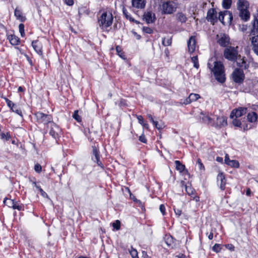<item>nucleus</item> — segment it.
<instances>
[{
    "label": "nucleus",
    "instance_id": "obj_4",
    "mask_svg": "<svg viewBox=\"0 0 258 258\" xmlns=\"http://www.w3.org/2000/svg\"><path fill=\"white\" fill-rule=\"evenodd\" d=\"M237 48L238 47H234L231 46L226 47L224 51V57L229 60H236L239 56Z\"/></svg>",
    "mask_w": 258,
    "mask_h": 258
},
{
    "label": "nucleus",
    "instance_id": "obj_36",
    "mask_svg": "<svg viewBox=\"0 0 258 258\" xmlns=\"http://www.w3.org/2000/svg\"><path fill=\"white\" fill-rule=\"evenodd\" d=\"M229 166L234 168H238L239 166V163L237 160H233L229 161L228 163Z\"/></svg>",
    "mask_w": 258,
    "mask_h": 258
},
{
    "label": "nucleus",
    "instance_id": "obj_11",
    "mask_svg": "<svg viewBox=\"0 0 258 258\" xmlns=\"http://www.w3.org/2000/svg\"><path fill=\"white\" fill-rule=\"evenodd\" d=\"M247 108L246 107H239L232 110L230 114V117L233 118L234 117L236 118L239 117L245 114L247 112Z\"/></svg>",
    "mask_w": 258,
    "mask_h": 258
},
{
    "label": "nucleus",
    "instance_id": "obj_34",
    "mask_svg": "<svg viewBox=\"0 0 258 258\" xmlns=\"http://www.w3.org/2000/svg\"><path fill=\"white\" fill-rule=\"evenodd\" d=\"M232 0H223L222 6L225 9H228L231 7Z\"/></svg>",
    "mask_w": 258,
    "mask_h": 258
},
{
    "label": "nucleus",
    "instance_id": "obj_52",
    "mask_svg": "<svg viewBox=\"0 0 258 258\" xmlns=\"http://www.w3.org/2000/svg\"><path fill=\"white\" fill-rule=\"evenodd\" d=\"M139 140L141 142L144 143H146V142H147V140L146 139L145 136L144 135H142L141 136H140L139 137Z\"/></svg>",
    "mask_w": 258,
    "mask_h": 258
},
{
    "label": "nucleus",
    "instance_id": "obj_62",
    "mask_svg": "<svg viewBox=\"0 0 258 258\" xmlns=\"http://www.w3.org/2000/svg\"><path fill=\"white\" fill-rule=\"evenodd\" d=\"M250 194H251V191H250V188H247L246 189V195L248 196H249L250 195Z\"/></svg>",
    "mask_w": 258,
    "mask_h": 258
},
{
    "label": "nucleus",
    "instance_id": "obj_58",
    "mask_svg": "<svg viewBox=\"0 0 258 258\" xmlns=\"http://www.w3.org/2000/svg\"><path fill=\"white\" fill-rule=\"evenodd\" d=\"M142 256L144 258H150V257L149 256V255L147 254V252L146 251H143V252H142Z\"/></svg>",
    "mask_w": 258,
    "mask_h": 258
},
{
    "label": "nucleus",
    "instance_id": "obj_54",
    "mask_svg": "<svg viewBox=\"0 0 258 258\" xmlns=\"http://www.w3.org/2000/svg\"><path fill=\"white\" fill-rule=\"evenodd\" d=\"M40 192L43 197L47 198L48 197L47 194L42 188H40Z\"/></svg>",
    "mask_w": 258,
    "mask_h": 258
},
{
    "label": "nucleus",
    "instance_id": "obj_37",
    "mask_svg": "<svg viewBox=\"0 0 258 258\" xmlns=\"http://www.w3.org/2000/svg\"><path fill=\"white\" fill-rule=\"evenodd\" d=\"M171 42L172 40L170 38H164L162 39V44L164 46H169L171 45Z\"/></svg>",
    "mask_w": 258,
    "mask_h": 258
},
{
    "label": "nucleus",
    "instance_id": "obj_29",
    "mask_svg": "<svg viewBox=\"0 0 258 258\" xmlns=\"http://www.w3.org/2000/svg\"><path fill=\"white\" fill-rule=\"evenodd\" d=\"M15 16L17 19L20 20L22 22H24L26 20V18L23 16L21 11L18 8L15 10Z\"/></svg>",
    "mask_w": 258,
    "mask_h": 258
},
{
    "label": "nucleus",
    "instance_id": "obj_26",
    "mask_svg": "<svg viewBox=\"0 0 258 258\" xmlns=\"http://www.w3.org/2000/svg\"><path fill=\"white\" fill-rule=\"evenodd\" d=\"M181 183L182 185L185 187L186 192H187V194L188 195H189L191 197L192 195H194L196 191L191 186L186 185L184 184V182L183 181H181Z\"/></svg>",
    "mask_w": 258,
    "mask_h": 258
},
{
    "label": "nucleus",
    "instance_id": "obj_18",
    "mask_svg": "<svg viewBox=\"0 0 258 258\" xmlns=\"http://www.w3.org/2000/svg\"><path fill=\"white\" fill-rule=\"evenodd\" d=\"M188 51L192 53L195 51L196 47V39L194 36H191L187 42Z\"/></svg>",
    "mask_w": 258,
    "mask_h": 258
},
{
    "label": "nucleus",
    "instance_id": "obj_25",
    "mask_svg": "<svg viewBox=\"0 0 258 258\" xmlns=\"http://www.w3.org/2000/svg\"><path fill=\"white\" fill-rule=\"evenodd\" d=\"M93 154L94 156V158H93L92 159L94 162H96L99 166L103 167L101 162L100 161L98 151L95 147H94L93 149Z\"/></svg>",
    "mask_w": 258,
    "mask_h": 258
},
{
    "label": "nucleus",
    "instance_id": "obj_31",
    "mask_svg": "<svg viewBox=\"0 0 258 258\" xmlns=\"http://www.w3.org/2000/svg\"><path fill=\"white\" fill-rule=\"evenodd\" d=\"M176 17L177 20L181 23H185L187 20L186 16L182 13H177Z\"/></svg>",
    "mask_w": 258,
    "mask_h": 258
},
{
    "label": "nucleus",
    "instance_id": "obj_47",
    "mask_svg": "<svg viewBox=\"0 0 258 258\" xmlns=\"http://www.w3.org/2000/svg\"><path fill=\"white\" fill-rule=\"evenodd\" d=\"M197 164L198 165L199 168L200 170H204V166L202 162V161L200 159H198L197 161Z\"/></svg>",
    "mask_w": 258,
    "mask_h": 258
},
{
    "label": "nucleus",
    "instance_id": "obj_5",
    "mask_svg": "<svg viewBox=\"0 0 258 258\" xmlns=\"http://www.w3.org/2000/svg\"><path fill=\"white\" fill-rule=\"evenodd\" d=\"M36 121L39 123L45 125L50 124L52 121V117L49 114H44L41 112H37L35 114Z\"/></svg>",
    "mask_w": 258,
    "mask_h": 258
},
{
    "label": "nucleus",
    "instance_id": "obj_13",
    "mask_svg": "<svg viewBox=\"0 0 258 258\" xmlns=\"http://www.w3.org/2000/svg\"><path fill=\"white\" fill-rule=\"evenodd\" d=\"M250 40L251 41L252 51L258 56V34L252 36L250 38Z\"/></svg>",
    "mask_w": 258,
    "mask_h": 258
},
{
    "label": "nucleus",
    "instance_id": "obj_64",
    "mask_svg": "<svg viewBox=\"0 0 258 258\" xmlns=\"http://www.w3.org/2000/svg\"><path fill=\"white\" fill-rule=\"evenodd\" d=\"M177 257L178 258H186V256L182 254L177 255Z\"/></svg>",
    "mask_w": 258,
    "mask_h": 258
},
{
    "label": "nucleus",
    "instance_id": "obj_32",
    "mask_svg": "<svg viewBox=\"0 0 258 258\" xmlns=\"http://www.w3.org/2000/svg\"><path fill=\"white\" fill-rule=\"evenodd\" d=\"M202 120L209 124H214V118H212L209 116H204L202 117Z\"/></svg>",
    "mask_w": 258,
    "mask_h": 258
},
{
    "label": "nucleus",
    "instance_id": "obj_9",
    "mask_svg": "<svg viewBox=\"0 0 258 258\" xmlns=\"http://www.w3.org/2000/svg\"><path fill=\"white\" fill-rule=\"evenodd\" d=\"M5 100L7 103V105L11 108L12 111L16 113L20 116L23 117V114L20 108L18 105L14 103L12 101L7 98H5Z\"/></svg>",
    "mask_w": 258,
    "mask_h": 258
},
{
    "label": "nucleus",
    "instance_id": "obj_35",
    "mask_svg": "<svg viewBox=\"0 0 258 258\" xmlns=\"http://www.w3.org/2000/svg\"><path fill=\"white\" fill-rule=\"evenodd\" d=\"M137 119L139 121V122L142 124L144 127L148 128V123L144 122L143 117L141 115H138L137 116Z\"/></svg>",
    "mask_w": 258,
    "mask_h": 258
},
{
    "label": "nucleus",
    "instance_id": "obj_63",
    "mask_svg": "<svg viewBox=\"0 0 258 258\" xmlns=\"http://www.w3.org/2000/svg\"><path fill=\"white\" fill-rule=\"evenodd\" d=\"M216 161L219 162H222L223 161V158L222 157H217L216 158Z\"/></svg>",
    "mask_w": 258,
    "mask_h": 258
},
{
    "label": "nucleus",
    "instance_id": "obj_30",
    "mask_svg": "<svg viewBox=\"0 0 258 258\" xmlns=\"http://www.w3.org/2000/svg\"><path fill=\"white\" fill-rule=\"evenodd\" d=\"M122 12L123 15L125 17V18L129 20L130 21L134 22L138 24L139 22L138 21L135 20L132 17L131 15L128 13L127 10L123 7L122 8Z\"/></svg>",
    "mask_w": 258,
    "mask_h": 258
},
{
    "label": "nucleus",
    "instance_id": "obj_60",
    "mask_svg": "<svg viewBox=\"0 0 258 258\" xmlns=\"http://www.w3.org/2000/svg\"><path fill=\"white\" fill-rule=\"evenodd\" d=\"M148 117L149 118L150 121L153 123L155 121L154 120L153 117H152V115L151 114H148L147 115Z\"/></svg>",
    "mask_w": 258,
    "mask_h": 258
},
{
    "label": "nucleus",
    "instance_id": "obj_15",
    "mask_svg": "<svg viewBox=\"0 0 258 258\" xmlns=\"http://www.w3.org/2000/svg\"><path fill=\"white\" fill-rule=\"evenodd\" d=\"M207 19L213 24L217 21L216 12L213 9L209 10L207 13Z\"/></svg>",
    "mask_w": 258,
    "mask_h": 258
},
{
    "label": "nucleus",
    "instance_id": "obj_61",
    "mask_svg": "<svg viewBox=\"0 0 258 258\" xmlns=\"http://www.w3.org/2000/svg\"><path fill=\"white\" fill-rule=\"evenodd\" d=\"M208 238L210 240H211L213 239V230H212L210 233L209 234V235H208Z\"/></svg>",
    "mask_w": 258,
    "mask_h": 258
},
{
    "label": "nucleus",
    "instance_id": "obj_23",
    "mask_svg": "<svg viewBox=\"0 0 258 258\" xmlns=\"http://www.w3.org/2000/svg\"><path fill=\"white\" fill-rule=\"evenodd\" d=\"M200 98V96L198 94L191 93L188 97L185 99L183 103L185 104H188L190 103L192 101H197L199 98Z\"/></svg>",
    "mask_w": 258,
    "mask_h": 258
},
{
    "label": "nucleus",
    "instance_id": "obj_21",
    "mask_svg": "<svg viewBox=\"0 0 258 258\" xmlns=\"http://www.w3.org/2000/svg\"><path fill=\"white\" fill-rule=\"evenodd\" d=\"M238 56H239V58H237L236 59H237V61H236L237 66L238 67L241 68V69H242V70L243 69H244V70L247 69L249 67V65L245 61V60L244 59V57L241 58L240 55H239Z\"/></svg>",
    "mask_w": 258,
    "mask_h": 258
},
{
    "label": "nucleus",
    "instance_id": "obj_50",
    "mask_svg": "<svg viewBox=\"0 0 258 258\" xmlns=\"http://www.w3.org/2000/svg\"><path fill=\"white\" fill-rule=\"evenodd\" d=\"M153 124L155 125V126L158 130L161 129L163 127V125L159 124L157 121H155Z\"/></svg>",
    "mask_w": 258,
    "mask_h": 258
},
{
    "label": "nucleus",
    "instance_id": "obj_33",
    "mask_svg": "<svg viewBox=\"0 0 258 258\" xmlns=\"http://www.w3.org/2000/svg\"><path fill=\"white\" fill-rule=\"evenodd\" d=\"M4 203L9 207L13 208L15 205V202L13 200H11L6 198L4 200Z\"/></svg>",
    "mask_w": 258,
    "mask_h": 258
},
{
    "label": "nucleus",
    "instance_id": "obj_59",
    "mask_svg": "<svg viewBox=\"0 0 258 258\" xmlns=\"http://www.w3.org/2000/svg\"><path fill=\"white\" fill-rule=\"evenodd\" d=\"M1 139H4L6 138V140H9V139L10 138V136H9V137L7 136L4 133H2L1 135Z\"/></svg>",
    "mask_w": 258,
    "mask_h": 258
},
{
    "label": "nucleus",
    "instance_id": "obj_39",
    "mask_svg": "<svg viewBox=\"0 0 258 258\" xmlns=\"http://www.w3.org/2000/svg\"><path fill=\"white\" fill-rule=\"evenodd\" d=\"M191 61L194 63V66L197 69L199 68V64L198 62V58L197 56H193L191 57Z\"/></svg>",
    "mask_w": 258,
    "mask_h": 258
},
{
    "label": "nucleus",
    "instance_id": "obj_48",
    "mask_svg": "<svg viewBox=\"0 0 258 258\" xmlns=\"http://www.w3.org/2000/svg\"><path fill=\"white\" fill-rule=\"evenodd\" d=\"M34 169L36 172L39 173L41 172L42 169L41 166L37 163L35 165Z\"/></svg>",
    "mask_w": 258,
    "mask_h": 258
},
{
    "label": "nucleus",
    "instance_id": "obj_53",
    "mask_svg": "<svg viewBox=\"0 0 258 258\" xmlns=\"http://www.w3.org/2000/svg\"><path fill=\"white\" fill-rule=\"evenodd\" d=\"M174 210L175 214L178 217L180 216L181 214V210L179 209H175L174 208Z\"/></svg>",
    "mask_w": 258,
    "mask_h": 258
},
{
    "label": "nucleus",
    "instance_id": "obj_7",
    "mask_svg": "<svg viewBox=\"0 0 258 258\" xmlns=\"http://www.w3.org/2000/svg\"><path fill=\"white\" fill-rule=\"evenodd\" d=\"M232 78L235 82L242 83L244 79V74L242 69H235L232 73Z\"/></svg>",
    "mask_w": 258,
    "mask_h": 258
},
{
    "label": "nucleus",
    "instance_id": "obj_1",
    "mask_svg": "<svg viewBox=\"0 0 258 258\" xmlns=\"http://www.w3.org/2000/svg\"><path fill=\"white\" fill-rule=\"evenodd\" d=\"M208 67L213 73L215 79L220 83H223L225 81L224 68L220 61H217L211 58L209 60Z\"/></svg>",
    "mask_w": 258,
    "mask_h": 258
},
{
    "label": "nucleus",
    "instance_id": "obj_56",
    "mask_svg": "<svg viewBox=\"0 0 258 258\" xmlns=\"http://www.w3.org/2000/svg\"><path fill=\"white\" fill-rule=\"evenodd\" d=\"M14 209H18V210L20 211L22 209V206L21 205H17L15 203V205L13 207Z\"/></svg>",
    "mask_w": 258,
    "mask_h": 258
},
{
    "label": "nucleus",
    "instance_id": "obj_40",
    "mask_svg": "<svg viewBox=\"0 0 258 258\" xmlns=\"http://www.w3.org/2000/svg\"><path fill=\"white\" fill-rule=\"evenodd\" d=\"M130 254L133 258H139L138 255V251L136 249L132 247L130 250Z\"/></svg>",
    "mask_w": 258,
    "mask_h": 258
},
{
    "label": "nucleus",
    "instance_id": "obj_17",
    "mask_svg": "<svg viewBox=\"0 0 258 258\" xmlns=\"http://www.w3.org/2000/svg\"><path fill=\"white\" fill-rule=\"evenodd\" d=\"M146 4V0H132V6L137 9H144L145 7Z\"/></svg>",
    "mask_w": 258,
    "mask_h": 258
},
{
    "label": "nucleus",
    "instance_id": "obj_57",
    "mask_svg": "<svg viewBox=\"0 0 258 258\" xmlns=\"http://www.w3.org/2000/svg\"><path fill=\"white\" fill-rule=\"evenodd\" d=\"M231 161V160H230L228 155L227 154H226L225 157V163L228 165L229 161Z\"/></svg>",
    "mask_w": 258,
    "mask_h": 258
},
{
    "label": "nucleus",
    "instance_id": "obj_14",
    "mask_svg": "<svg viewBox=\"0 0 258 258\" xmlns=\"http://www.w3.org/2000/svg\"><path fill=\"white\" fill-rule=\"evenodd\" d=\"M217 179L218 184L220 185V188L221 190H224L225 189L226 183L224 174L223 173H220L217 175Z\"/></svg>",
    "mask_w": 258,
    "mask_h": 258
},
{
    "label": "nucleus",
    "instance_id": "obj_19",
    "mask_svg": "<svg viewBox=\"0 0 258 258\" xmlns=\"http://www.w3.org/2000/svg\"><path fill=\"white\" fill-rule=\"evenodd\" d=\"M225 17H227L229 19L230 22H231L233 19L232 13L229 11H225L223 13L220 12L219 15V20L223 24H224V19Z\"/></svg>",
    "mask_w": 258,
    "mask_h": 258
},
{
    "label": "nucleus",
    "instance_id": "obj_22",
    "mask_svg": "<svg viewBox=\"0 0 258 258\" xmlns=\"http://www.w3.org/2000/svg\"><path fill=\"white\" fill-rule=\"evenodd\" d=\"M32 45L35 51L40 55H42V45L37 40L32 42Z\"/></svg>",
    "mask_w": 258,
    "mask_h": 258
},
{
    "label": "nucleus",
    "instance_id": "obj_46",
    "mask_svg": "<svg viewBox=\"0 0 258 258\" xmlns=\"http://www.w3.org/2000/svg\"><path fill=\"white\" fill-rule=\"evenodd\" d=\"M143 31L147 34H151L153 33V30L148 27H143Z\"/></svg>",
    "mask_w": 258,
    "mask_h": 258
},
{
    "label": "nucleus",
    "instance_id": "obj_3",
    "mask_svg": "<svg viewBox=\"0 0 258 258\" xmlns=\"http://www.w3.org/2000/svg\"><path fill=\"white\" fill-rule=\"evenodd\" d=\"M113 16L111 13L104 12L98 19V24L102 30L106 29L110 26L113 22Z\"/></svg>",
    "mask_w": 258,
    "mask_h": 258
},
{
    "label": "nucleus",
    "instance_id": "obj_27",
    "mask_svg": "<svg viewBox=\"0 0 258 258\" xmlns=\"http://www.w3.org/2000/svg\"><path fill=\"white\" fill-rule=\"evenodd\" d=\"M258 33V20L255 19L253 21L252 29L251 30L250 35H255Z\"/></svg>",
    "mask_w": 258,
    "mask_h": 258
},
{
    "label": "nucleus",
    "instance_id": "obj_10",
    "mask_svg": "<svg viewBox=\"0 0 258 258\" xmlns=\"http://www.w3.org/2000/svg\"><path fill=\"white\" fill-rule=\"evenodd\" d=\"M51 128L49 131V134L55 139L59 138L61 133L59 127L53 122L50 124Z\"/></svg>",
    "mask_w": 258,
    "mask_h": 258
},
{
    "label": "nucleus",
    "instance_id": "obj_44",
    "mask_svg": "<svg viewBox=\"0 0 258 258\" xmlns=\"http://www.w3.org/2000/svg\"><path fill=\"white\" fill-rule=\"evenodd\" d=\"M232 123L234 126H237V127H240L241 124V122L240 120L237 119V118H236L233 120Z\"/></svg>",
    "mask_w": 258,
    "mask_h": 258
},
{
    "label": "nucleus",
    "instance_id": "obj_2",
    "mask_svg": "<svg viewBox=\"0 0 258 258\" xmlns=\"http://www.w3.org/2000/svg\"><path fill=\"white\" fill-rule=\"evenodd\" d=\"M237 9L239 11V17L244 21H247L250 18V13L248 10L249 3L246 0H238Z\"/></svg>",
    "mask_w": 258,
    "mask_h": 258
},
{
    "label": "nucleus",
    "instance_id": "obj_45",
    "mask_svg": "<svg viewBox=\"0 0 258 258\" xmlns=\"http://www.w3.org/2000/svg\"><path fill=\"white\" fill-rule=\"evenodd\" d=\"M212 249L216 252H219L220 251V245L219 244H215L212 247Z\"/></svg>",
    "mask_w": 258,
    "mask_h": 258
},
{
    "label": "nucleus",
    "instance_id": "obj_51",
    "mask_svg": "<svg viewBox=\"0 0 258 258\" xmlns=\"http://www.w3.org/2000/svg\"><path fill=\"white\" fill-rule=\"evenodd\" d=\"M159 209L163 215H165V207L164 205H161Z\"/></svg>",
    "mask_w": 258,
    "mask_h": 258
},
{
    "label": "nucleus",
    "instance_id": "obj_42",
    "mask_svg": "<svg viewBox=\"0 0 258 258\" xmlns=\"http://www.w3.org/2000/svg\"><path fill=\"white\" fill-rule=\"evenodd\" d=\"M19 32L21 34L22 37H24L25 35V31H24V25L23 24H20L19 25Z\"/></svg>",
    "mask_w": 258,
    "mask_h": 258
},
{
    "label": "nucleus",
    "instance_id": "obj_12",
    "mask_svg": "<svg viewBox=\"0 0 258 258\" xmlns=\"http://www.w3.org/2000/svg\"><path fill=\"white\" fill-rule=\"evenodd\" d=\"M213 125L216 127H221L225 126L227 125V119L226 117L223 116H217L216 120H214V124Z\"/></svg>",
    "mask_w": 258,
    "mask_h": 258
},
{
    "label": "nucleus",
    "instance_id": "obj_49",
    "mask_svg": "<svg viewBox=\"0 0 258 258\" xmlns=\"http://www.w3.org/2000/svg\"><path fill=\"white\" fill-rule=\"evenodd\" d=\"M226 247L229 250H230L231 251H233L234 250V246H233V245L231 244H226L225 245Z\"/></svg>",
    "mask_w": 258,
    "mask_h": 258
},
{
    "label": "nucleus",
    "instance_id": "obj_43",
    "mask_svg": "<svg viewBox=\"0 0 258 258\" xmlns=\"http://www.w3.org/2000/svg\"><path fill=\"white\" fill-rule=\"evenodd\" d=\"M112 226L114 229L118 230L120 229V222L119 220H116L115 222L113 223Z\"/></svg>",
    "mask_w": 258,
    "mask_h": 258
},
{
    "label": "nucleus",
    "instance_id": "obj_20",
    "mask_svg": "<svg viewBox=\"0 0 258 258\" xmlns=\"http://www.w3.org/2000/svg\"><path fill=\"white\" fill-rule=\"evenodd\" d=\"M247 119L249 122L256 124L258 120V115L253 111L249 112L247 115Z\"/></svg>",
    "mask_w": 258,
    "mask_h": 258
},
{
    "label": "nucleus",
    "instance_id": "obj_24",
    "mask_svg": "<svg viewBox=\"0 0 258 258\" xmlns=\"http://www.w3.org/2000/svg\"><path fill=\"white\" fill-rule=\"evenodd\" d=\"M8 39L10 43L13 45H18L20 43L19 38L14 34L8 35Z\"/></svg>",
    "mask_w": 258,
    "mask_h": 258
},
{
    "label": "nucleus",
    "instance_id": "obj_28",
    "mask_svg": "<svg viewBox=\"0 0 258 258\" xmlns=\"http://www.w3.org/2000/svg\"><path fill=\"white\" fill-rule=\"evenodd\" d=\"M176 170H178L180 172H182L185 171L187 173H188L187 170H185V166L182 164L179 161L176 160L175 161Z\"/></svg>",
    "mask_w": 258,
    "mask_h": 258
},
{
    "label": "nucleus",
    "instance_id": "obj_8",
    "mask_svg": "<svg viewBox=\"0 0 258 258\" xmlns=\"http://www.w3.org/2000/svg\"><path fill=\"white\" fill-rule=\"evenodd\" d=\"M217 43L222 47H227L230 43V38L225 34L217 35Z\"/></svg>",
    "mask_w": 258,
    "mask_h": 258
},
{
    "label": "nucleus",
    "instance_id": "obj_55",
    "mask_svg": "<svg viewBox=\"0 0 258 258\" xmlns=\"http://www.w3.org/2000/svg\"><path fill=\"white\" fill-rule=\"evenodd\" d=\"M65 2L68 6H72L74 4L73 0H65Z\"/></svg>",
    "mask_w": 258,
    "mask_h": 258
},
{
    "label": "nucleus",
    "instance_id": "obj_16",
    "mask_svg": "<svg viewBox=\"0 0 258 258\" xmlns=\"http://www.w3.org/2000/svg\"><path fill=\"white\" fill-rule=\"evenodd\" d=\"M156 19L155 14L151 12H147L144 15V20L147 23L150 24L153 23Z\"/></svg>",
    "mask_w": 258,
    "mask_h": 258
},
{
    "label": "nucleus",
    "instance_id": "obj_38",
    "mask_svg": "<svg viewBox=\"0 0 258 258\" xmlns=\"http://www.w3.org/2000/svg\"><path fill=\"white\" fill-rule=\"evenodd\" d=\"M73 117L78 122H81L82 118L78 114V110H75L73 114Z\"/></svg>",
    "mask_w": 258,
    "mask_h": 258
},
{
    "label": "nucleus",
    "instance_id": "obj_6",
    "mask_svg": "<svg viewBox=\"0 0 258 258\" xmlns=\"http://www.w3.org/2000/svg\"><path fill=\"white\" fill-rule=\"evenodd\" d=\"M177 9V5L173 1H167L162 4L161 10L165 14H171L174 12Z\"/></svg>",
    "mask_w": 258,
    "mask_h": 258
},
{
    "label": "nucleus",
    "instance_id": "obj_41",
    "mask_svg": "<svg viewBox=\"0 0 258 258\" xmlns=\"http://www.w3.org/2000/svg\"><path fill=\"white\" fill-rule=\"evenodd\" d=\"M116 50L118 54V55L122 58H124V55L123 54V52L122 51V50H121V48L120 46H117L116 47Z\"/></svg>",
    "mask_w": 258,
    "mask_h": 258
}]
</instances>
